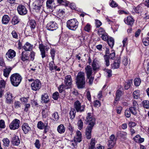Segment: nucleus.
I'll return each instance as SVG.
<instances>
[{"label": "nucleus", "instance_id": "nucleus-46", "mask_svg": "<svg viewBox=\"0 0 149 149\" xmlns=\"http://www.w3.org/2000/svg\"><path fill=\"white\" fill-rule=\"evenodd\" d=\"M59 97V94L58 92H56L53 93L52 95V98L54 100H57Z\"/></svg>", "mask_w": 149, "mask_h": 149}, {"label": "nucleus", "instance_id": "nucleus-47", "mask_svg": "<svg viewBox=\"0 0 149 149\" xmlns=\"http://www.w3.org/2000/svg\"><path fill=\"white\" fill-rule=\"evenodd\" d=\"M34 144L35 147L38 149H39L40 148L41 144L39 140L38 139L36 140Z\"/></svg>", "mask_w": 149, "mask_h": 149}, {"label": "nucleus", "instance_id": "nucleus-8", "mask_svg": "<svg viewBox=\"0 0 149 149\" xmlns=\"http://www.w3.org/2000/svg\"><path fill=\"white\" fill-rule=\"evenodd\" d=\"M31 89L34 91L39 90L41 88V83L39 80H35L31 84Z\"/></svg>", "mask_w": 149, "mask_h": 149}, {"label": "nucleus", "instance_id": "nucleus-55", "mask_svg": "<svg viewBox=\"0 0 149 149\" xmlns=\"http://www.w3.org/2000/svg\"><path fill=\"white\" fill-rule=\"evenodd\" d=\"M13 37L16 39H18V35L17 33L14 30L11 33Z\"/></svg>", "mask_w": 149, "mask_h": 149}, {"label": "nucleus", "instance_id": "nucleus-31", "mask_svg": "<svg viewBox=\"0 0 149 149\" xmlns=\"http://www.w3.org/2000/svg\"><path fill=\"white\" fill-rule=\"evenodd\" d=\"M29 24L31 30L34 29L36 26V22L34 19H31L29 21Z\"/></svg>", "mask_w": 149, "mask_h": 149}, {"label": "nucleus", "instance_id": "nucleus-23", "mask_svg": "<svg viewBox=\"0 0 149 149\" xmlns=\"http://www.w3.org/2000/svg\"><path fill=\"white\" fill-rule=\"evenodd\" d=\"M6 94V102L8 104H10L13 101L12 94L9 92H7Z\"/></svg>", "mask_w": 149, "mask_h": 149}, {"label": "nucleus", "instance_id": "nucleus-59", "mask_svg": "<svg viewBox=\"0 0 149 149\" xmlns=\"http://www.w3.org/2000/svg\"><path fill=\"white\" fill-rule=\"evenodd\" d=\"M122 94V92L119 90L117 91L116 93V97L117 98V99H119L121 96Z\"/></svg>", "mask_w": 149, "mask_h": 149}, {"label": "nucleus", "instance_id": "nucleus-33", "mask_svg": "<svg viewBox=\"0 0 149 149\" xmlns=\"http://www.w3.org/2000/svg\"><path fill=\"white\" fill-rule=\"evenodd\" d=\"M76 111L74 109H72L70 111L69 114L70 116V118L71 119H73L75 117Z\"/></svg>", "mask_w": 149, "mask_h": 149}, {"label": "nucleus", "instance_id": "nucleus-64", "mask_svg": "<svg viewBox=\"0 0 149 149\" xmlns=\"http://www.w3.org/2000/svg\"><path fill=\"white\" fill-rule=\"evenodd\" d=\"M110 6L112 7H116L118 6V5L115 2L112 0L110 4Z\"/></svg>", "mask_w": 149, "mask_h": 149}, {"label": "nucleus", "instance_id": "nucleus-60", "mask_svg": "<svg viewBox=\"0 0 149 149\" xmlns=\"http://www.w3.org/2000/svg\"><path fill=\"white\" fill-rule=\"evenodd\" d=\"M87 78L88 79V83L90 84L91 85L93 83V81L94 79V77L92 76H89V77H87Z\"/></svg>", "mask_w": 149, "mask_h": 149}, {"label": "nucleus", "instance_id": "nucleus-20", "mask_svg": "<svg viewBox=\"0 0 149 149\" xmlns=\"http://www.w3.org/2000/svg\"><path fill=\"white\" fill-rule=\"evenodd\" d=\"M85 69L87 77L91 76L92 73V69L90 65H87Z\"/></svg>", "mask_w": 149, "mask_h": 149}, {"label": "nucleus", "instance_id": "nucleus-5", "mask_svg": "<svg viewBox=\"0 0 149 149\" xmlns=\"http://www.w3.org/2000/svg\"><path fill=\"white\" fill-rule=\"evenodd\" d=\"M20 120L17 119H15L10 123L9 127L11 130H15L18 129L20 124Z\"/></svg>", "mask_w": 149, "mask_h": 149}, {"label": "nucleus", "instance_id": "nucleus-28", "mask_svg": "<svg viewBox=\"0 0 149 149\" xmlns=\"http://www.w3.org/2000/svg\"><path fill=\"white\" fill-rule=\"evenodd\" d=\"M41 100L43 102L47 103L49 101V98L48 95L47 93H45L42 95Z\"/></svg>", "mask_w": 149, "mask_h": 149}, {"label": "nucleus", "instance_id": "nucleus-13", "mask_svg": "<svg viewBox=\"0 0 149 149\" xmlns=\"http://www.w3.org/2000/svg\"><path fill=\"white\" fill-rule=\"evenodd\" d=\"M134 19L131 16H129L127 17L126 19H124V22L127 24L132 26L134 22Z\"/></svg>", "mask_w": 149, "mask_h": 149}, {"label": "nucleus", "instance_id": "nucleus-40", "mask_svg": "<svg viewBox=\"0 0 149 149\" xmlns=\"http://www.w3.org/2000/svg\"><path fill=\"white\" fill-rule=\"evenodd\" d=\"M143 107L145 108L148 109L149 108V101L147 100L143 101L142 102Z\"/></svg>", "mask_w": 149, "mask_h": 149}, {"label": "nucleus", "instance_id": "nucleus-10", "mask_svg": "<svg viewBox=\"0 0 149 149\" xmlns=\"http://www.w3.org/2000/svg\"><path fill=\"white\" fill-rule=\"evenodd\" d=\"M16 55V52L13 50L9 49L6 54V56L7 59H12Z\"/></svg>", "mask_w": 149, "mask_h": 149}, {"label": "nucleus", "instance_id": "nucleus-11", "mask_svg": "<svg viewBox=\"0 0 149 149\" xmlns=\"http://www.w3.org/2000/svg\"><path fill=\"white\" fill-rule=\"evenodd\" d=\"M72 79L71 76L68 75L66 76L65 78L64 83L65 85L68 86L67 88H70L72 84Z\"/></svg>", "mask_w": 149, "mask_h": 149}, {"label": "nucleus", "instance_id": "nucleus-2", "mask_svg": "<svg viewBox=\"0 0 149 149\" xmlns=\"http://www.w3.org/2000/svg\"><path fill=\"white\" fill-rule=\"evenodd\" d=\"M12 85L15 87H17L20 83L22 77L19 74L15 73L12 74L10 77Z\"/></svg>", "mask_w": 149, "mask_h": 149}, {"label": "nucleus", "instance_id": "nucleus-32", "mask_svg": "<svg viewBox=\"0 0 149 149\" xmlns=\"http://www.w3.org/2000/svg\"><path fill=\"white\" fill-rule=\"evenodd\" d=\"M138 108L134 107H131L129 108L131 113L134 115H136L137 114Z\"/></svg>", "mask_w": 149, "mask_h": 149}, {"label": "nucleus", "instance_id": "nucleus-56", "mask_svg": "<svg viewBox=\"0 0 149 149\" xmlns=\"http://www.w3.org/2000/svg\"><path fill=\"white\" fill-rule=\"evenodd\" d=\"M52 116L54 118V120L56 121L58 120L59 118L58 114V113L56 112H55L53 113Z\"/></svg>", "mask_w": 149, "mask_h": 149}, {"label": "nucleus", "instance_id": "nucleus-16", "mask_svg": "<svg viewBox=\"0 0 149 149\" xmlns=\"http://www.w3.org/2000/svg\"><path fill=\"white\" fill-rule=\"evenodd\" d=\"M93 127L88 126L86 128V138L88 139H90L91 138V130Z\"/></svg>", "mask_w": 149, "mask_h": 149}, {"label": "nucleus", "instance_id": "nucleus-4", "mask_svg": "<svg viewBox=\"0 0 149 149\" xmlns=\"http://www.w3.org/2000/svg\"><path fill=\"white\" fill-rule=\"evenodd\" d=\"M38 48L40 50V54L42 58L46 57V54L49 49V46L46 44L44 45L42 43H40Z\"/></svg>", "mask_w": 149, "mask_h": 149}, {"label": "nucleus", "instance_id": "nucleus-63", "mask_svg": "<svg viewBox=\"0 0 149 149\" xmlns=\"http://www.w3.org/2000/svg\"><path fill=\"white\" fill-rule=\"evenodd\" d=\"M105 72L107 74V76L108 77H110L112 75V71L111 70L109 69H105Z\"/></svg>", "mask_w": 149, "mask_h": 149}, {"label": "nucleus", "instance_id": "nucleus-26", "mask_svg": "<svg viewBox=\"0 0 149 149\" xmlns=\"http://www.w3.org/2000/svg\"><path fill=\"white\" fill-rule=\"evenodd\" d=\"M9 20L10 18L7 15H5L2 17V23L3 24H6L8 23Z\"/></svg>", "mask_w": 149, "mask_h": 149}, {"label": "nucleus", "instance_id": "nucleus-27", "mask_svg": "<svg viewBox=\"0 0 149 149\" xmlns=\"http://www.w3.org/2000/svg\"><path fill=\"white\" fill-rule=\"evenodd\" d=\"M29 57L28 54L26 51H23L22 53L21 59L23 61L28 60Z\"/></svg>", "mask_w": 149, "mask_h": 149}, {"label": "nucleus", "instance_id": "nucleus-9", "mask_svg": "<svg viewBox=\"0 0 149 149\" xmlns=\"http://www.w3.org/2000/svg\"><path fill=\"white\" fill-rule=\"evenodd\" d=\"M47 29L52 31L56 30L58 27V25L54 21H52L47 24Z\"/></svg>", "mask_w": 149, "mask_h": 149}, {"label": "nucleus", "instance_id": "nucleus-51", "mask_svg": "<svg viewBox=\"0 0 149 149\" xmlns=\"http://www.w3.org/2000/svg\"><path fill=\"white\" fill-rule=\"evenodd\" d=\"M102 39L104 41H107L109 38L108 36V34L107 33H106L103 35L101 36Z\"/></svg>", "mask_w": 149, "mask_h": 149}, {"label": "nucleus", "instance_id": "nucleus-53", "mask_svg": "<svg viewBox=\"0 0 149 149\" xmlns=\"http://www.w3.org/2000/svg\"><path fill=\"white\" fill-rule=\"evenodd\" d=\"M55 51L54 49H52L50 51V55L52 60H54L55 57Z\"/></svg>", "mask_w": 149, "mask_h": 149}, {"label": "nucleus", "instance_id": "nucleus-43", "mask_svg": "<svg viewBox=\"0 0 149 149\" xmlns=\"http://www.w3.org/2000/svg\"><path fill=\"white\" fill-rule=\"evenodd\" d=\"M37 127L38 129L42 130L45 127V125L41 121H40L38 123Z\"/></svg>", "mask_w": 149, "mask_h": 149}, {"label": "nucleus", "instance_id": "nucleus-42", "mask_svg": "<svg viewBox=\"0 0 149 149\" xmlns=\"http://www.w3.org/2000/svg\"><path fill=\"white\" fill-rule=\"evenodd\" d=\"M4 146L6 147H8L9 146L10 141L7 138H4L2 140Z\"/></svg>", "mask_w": 149, "mask_h": 149}, {"label": "nucleus", "instance_id": "nucleus-22", "mask_svg": "<svg viewBox=\"0 0 149 149\" xmlns=\"http://www.w3.org/2000/svg\"><path fill=\"white\" fill-rule=\"evenodd\" d=\"M55 12H54L55 15L59 17H63L65 14V12L62 10H54Z\"/></svg>", "mask_w": 149, "mask_h": 149}, {"label": "nucleus", "instance_id": "nucleus-54", "mask_svg": "<svg viewBox=\"0 0 149 149\" xmlns=\"http://www.w3.org/2000/svg\"><path fill=\"white\" fill-rule=\"evenodd\" d=\"M58 2L59 3L62 4L63 5H64V3L66 6H68L69 3V2L65 0H58Z\"/></svg>", "mask_w": 149, "mask_h": 149}, {"label": "nucleus", "instance_id": "nucleus-24", "mask_svg": "<svg viewBox=\"0 0 149 149\" xmlns=\"http://www.w3.org/2000/svg\"><path fill=\"white\" fill-rule=\"evenodd\" d=\"M92 66L94 70H98L99 68L98 61L95 59L93 61Z\"/></svg>", "mask_w": 149, "mask_h": 149}, {"label": "nucleus", "instance_id": "nucleus-7", "mask_svg": "<svg viewBox=\"0 0 149 149\" xmlns=\"http://www.w3.org/2000/svg\"><path fill=\"white\" fill-rule=\"evenodd\" d=\"M86 121L89 123L88 126L90 127H93L95 123V119L91 113H88Z\"/></svg>", "mask_w": 149, "mask_h": 149}, {"label": "nucleus", "instance_id": "nucleus-45", "mask_svg": "<svg viewBox=\"0 0 149 149\" xmlns=\"http://www.w3.org/2000/svg\"><path fill=\"white\" fill-rule=\"evenodd\" d=\"M142 41L143 44L145 46L148 45H149V38H143Z\"/></svg>", "mask_w": 149, "mask_h": 149}, {"label": "nucleus", "instance_id": "nucleus-49", "mask_svg": "<svg viewBox=\"0 0 149 149\" xmlns=\"http://www.w3.org/2000/svg\"><path fill=\"white\" fill-rule=\"evenodd\" d=\"M14 105L16 109H17L21 107V103L19 101H16L15 102Z\"/></svg>", "mask_w": 149, "mask_h": 149}, {"label": "nucleus", "instance_id": "nucleus-21", "mask_svg": "<svg viewBox=\"0 0 149 149\" xmlns=\"http://www.w3.org/2000/svg\"><path fill=\"white\" fill-rule=\"evenodd\" d=\"M120 63V59L115 60L113 63L111 65L112 68L113 69L118 68L119 67Z\"/></svg>", "mask_w": 149, "mask_h": 149}, {"label": "nucleus", "instance_id": "nucleus-6", "mask_svg": "<svg viewBox=\"0 0 149 149\" xmlns=\"http://www.w3.org/2000/svg\"><path fill=\"white\" fill-rule=\"evenodd\" d=\"M74 109L77 112H83L85 109V106H81V104L79 100H77L74 104Z\"/></svg>", "mask_w": 149, "mask_h": 149}, {"label": "nucleus", "instance_id": "nucleus-62", "mask_svg": "<svg viewBox=\"0 0 149 149\" xmlns=\"http://www.w3.org/2000/svg\"><path fill=\"white\" fill-rule=\"evenodd\" d=\"M35 54L36 53L33 51H32L31 52L30 55L31 60L33 61L34 60Z\"/></svg>", "mask_w": 149, "mask_h": 149}, {"label": "nucleus", "instance_id": "nucleus-50", "mask_svg": "<svg viewBox=\"0 0 149 149\" xmlns=\"http://www.w3.org/2000/svg\"><path fill=\"white\" fill-rule=\"evenodd\" d=\"M19 14L21 15H24L27 13V10H17Z\"/></svg>", "mask_w": 149, "mask_h": 149}, {"label": "nucleus", "instance_id": "nucleus-41", "mask_svg": "<svg viewBox=\"0 0 149 149\" xmlns=\"http://www.w3.org/2000/svg\"><path fill=\"white\" fill-rule=\"evenodd\" d=\"M106 33L104 29L102 28L99 29L98 30V34L100 36L102 35H103Z\"/></svg>", "mask_w": 149, "mask_h": 149}, {"label": "nucleus", "instance_id": "nucleus-61", "mask_svg": "<svg viewBox=\"0 0 149 149\" xmlns=\"http://www.w3.org/2000/svg\"><path fill=\"white\" fill-rule=\"evenodd\" d=\"M6 82L3 80L0 81V88L4 89L5 86Z\"/></svg>", "mask_w": 149, "mask_h": 149}, {"label": "nucleus", "instance_id": "nucleus-12", "mask_svg": "<svg viewBox=\"0 0 149 149\" xmlns=\"http://www.w3.org/2000/svg\"><path fill=\"white\" fill-rule=\"evenodd\" d=\"M49 70L51 71L54 70L57 71H59L60 70V68H57V66L54 64V61L53 60L49 63Z\"/></svg>", "mask_w": 149, "mask_h": 149}, {"label": "nucleus", "instance_id": "nucleus-52", "mask_svg": "<svg viewBox=\"0 0 149 149\" xmlns=\"http://www.w3.org/2000/svg\"><path fill=\"white\" fill-rule=\"evenodd\" d=\"M91 29V26L89 24H87L84 27V30L85 31L89 32Z\"/></svg>", "mask_w": 149, "mask_h": 149}, {"label": "nucleus", "instance_id": "nucleus-34", "mask_svg": "<svg viewBox=\"0 0 149 149\" xmlns=\"http://www.w3.org/2000/svg\"><path fill=\"white\" fill-rule=\"evenodd\" d=\"M133 96L134 99H138L140 96V91L138 90L134 91L133 93Z\"/></svg>", "mask_w": 149, "mask_h": 149}, {"label": "nucleus", "instance_id": "nucleus-17", "mask_svg": "<svg viewBox=\"0 0 149 149\" xmlns=\"http://www.w3.org/2000/svg\"><path fill=\"white\" fill-rule=\"evenodd\" d=\"M20 141L18 136H14L12 138V143L13 145L18 146L20 143Z\"/></svg>", "mask_w": 149, "mask_h": 149}, {"label": "nucleus", "instance_id": "nucleus-48", "mask_svg": "<svg viewBox=\"0 0 149 149\" xmlns=\"http://www.w3.org/2000/svg\"><path fill=\"white\" fill-rule=\"evenodd\" d=\"M135 85L136 86H139L141 83V81L140 79L139 78H136L134 80Z\"/></svg>", "mask_w": 149, "mask_h": 149}, {"label": "nucleus", "instance_id": "nucleus-57", "mask_svg": "<svg viewBox=\"0 0 149 149\" xmlns=\"http://www.w3.org/2000/svg\"><path fill=\"white\" fill-rule=\"evenodd\" d=\"M5 123L4 121L2 120H0V129L4 128L5 127ZM1 129H0V130Z\"/></svg>", "mask_w": 149, "mask_h": 149}, {"label": "nucleus", "instance_id": "nucleus-44", "mask_svg": "<svg viewBox=\"0 0 149 149\" xmlns=\"http://www.w3.org/2000/svg\"><path fill=\"white\" fill-rule=\"evenodd\" d=\"M116 142L111 140H109L108 145L109 147L110 148H113L116 144Z\"/></svg>", "mask_w": 149, "mask_h": 149}, {"label": "nucleus", "instance_id": "nucleus-3", "mask_svg": "<svg viewBox=\"0 0 149 149\" xmlns=\"http://www.w3.org/2000/svg\"><path fill=\"white\" fill-rule=\"evenodd\" d=\"M78 25V22L76 19H71L67 22V26L69 29L75 31Z\"/></svg>", "mask_w": 149, "mask_h": 149}, {"label": "nucleus", "instance_id": "nucleus-18", "mask_svg": "<svg viewBox=\"0 0 149 149\" xmlns=\"http://www.w3.org/2000/svg\"><path fill=\"white\" fill-rule=\"evenodd\" d=\"M77 135L74 137V141L77 142H80L81 141V132L78 131L76 132Z\"/></svg>", "mask_w": 149, "mask_h": 149}, {"label": "nucleus", "instance_id": "nucleus-39", "mask_svg": "<svg viewBox=\"0 0 149 149\" xmlns=\"http://www.w3.org/2000/svg\"><path fill=\"white\" fill-rule=\"evenodd\" d=\"M19 21V18L17 16H14L12 19V23L14 25H16L18 24Z\"/></svg>", "mask_w": 149, "mask_h": 149}, {"label": "nucleus", "instance_id": "nucleus-35", "mask_svg": "<svg viewBox=\"0 0 149 149\" xmlns=\"http://www.w3.org/2000/svg\"><path fill=\"white\" fill-rule=\"evenodd\" d=\"M28 8H30V7L27 4L25 5H19L17 7V9H26Z\"/></svg>", "mask_w": 149, "mask_h": 149}, {"label": "nucleus", "instance_id": "nucleus-25", "mask_svg": "<svg viewBox=\"0 0 149 149\" xmlns=\"http://www.w3.org/2000/svg\"><path fill=\"white\" fill-rule=\"evenodd\" d=\"M57 130L58 132L61 134L63 133L65 131V128L63 125L61 124L58 126Z\"/></svg>", "mask_w": 149, "mask_h": 149}, {"label": "nucleus", "instance_id": "nucleus-36", "mask_svg": "<svg viewBox=\"0 0 149 149\" xmlns=\"http://www.w3.org/2000/svg\"><path fill=\"white\" fill-rule=\"evenodd\" d=\"M132 83V80H129L125 82V89H128Z\"/></svg>", "mask_w": 149, "mask_h": 149}, {"label": "nucleus", "instance_id": "nucleus-1", "mask_svg": "<svg viewBox=\"0 0 149 149\" xmlns=\"http://www.w3.org/2000/svg\"><path fill=\"white\" fill-rule=\"evenodd\" d=\"M76 83L78 88H83L85 84V73L82 72H78L76 78Z\"/></svg>", "mask_w": 149, "mask_h": 149}, {"label": "nucleus", "instance_id": "nucleus-14", "mask_svg": "<svg viewBox=\"0 0 149 149\" xmlns=\"http://www.w3.org/2000/svg\"><path fill=\"white\" fill-rule=\"evenodd\" d=\"M22 128L24 133L26 134L31 130V128L29 125L27 123H24L22 126Z\"/></svg>", "mask_w": 149, "mask_h": 149}, {"label": "nucleus", "instance_id": "nucleus-58", "mask_svg": "<svg viewBox=\"0 0 149 149\" xmlns=\"http://www.w3.org/2000/svg\"><path fill=\"white\" fill-rule=\"evenodd\" d=\"M125 114L127 118H129L131 116L130 111L129 109H126L125 111Z\"/></svg>", "mask_w": 149, "mask_h": 149}, {"label": "nucleus", "instance_id": "nucleus-38", "mask_svg": "<svg viewBox=\"0 0 149 149\" xmlns=\"http://www.w3.org/2000/svg\"><path fill=\"white\" fill-rule=\"evenodd\" d=\"M104 57L105 65L106 66L108 67L110 65L109 56L108 55H105Z\"/></svg>", "mask_w": 149, "mask_h": 149}, {"label": "nucleus", "instance_id": "nucleus-29", "mask_svg": "<svg viewBox=\"0 0 149 149\" xmlns=\"http://www.w3.org/2000/svg\"><path fill=\"white\" fill-rule=\"evenodd\" d=\"M96 142L95 138L92 139L91 140L88 149H94Z\"/></svg>", "mask_w": 149, "mask_h": 149}, {"label": "nucleus", "instance_id": "nucleus-30", "mask_svg": "<svg viewBox=\"0 0 149 149\" xmlns=\"http://www.w3.org/2000/svg\"><path fill=\"white\" fill-rule=\"evenodd\" d=\"M107 41L109 46L111 48H112L114 45V40L111 37L109 38L108 40H107Z\"/></svg>", "mask_w": 149, "mask_h": 149}, {"label": "nucleus", "instance_id": "nucleus-19", "mask_svg": "<svg viewBox=\"0 0 149 149\" xmlns=\"http://www.w3.org/2000/svg\"><path fill=\"white\" fill-rule=\"evenodd\" d=\"M33 45L27 42L23 46V48L26 51H30L32 49Z\"/></svg>", "mask_w": 149, "mask_h": 149}, {"label": "nucleus", "instance_id": "nucleus-15", "mask_svg": "<svg viewBox=\"0 0 149 149\" xmlns=\"http://www.w3.org/2000/svg\"><path fill=\"white\" fill-rule=\"evenodd\" d=\"M12 68L11 67H6L3 70V75L6 77H8L9 76V74L12 69Z\"/></svg>", "mask_w": 149, "mask_h": 149}, {"label": "nucleus", "instance_id": "nucleus-37", "mask_svg": "<svg viewBox=\"0 0 149 149\" xmlns=\"http://www.w3.org/2000/svg\"><path fill=\"white\" fill-rule=\"evenodd\" d=\"M77 125L79 130H81L82 129L83 127V123L81 119L78 120L77 123Z\"/></svg>", "mask_w": 149, "mask_h": 149}]
</instances>
